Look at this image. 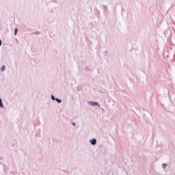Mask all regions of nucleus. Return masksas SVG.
I'll return each mask as SVG.
<instances>
[{
  "label": "nucleus",
  "instance_id": "nucleus-3",
  "mask_svg": "<svg viewBox=\"0 0 175 175\" xmlns=\"http://www.w3.org/2000/svg\"><path fill=\"white\" fill-rule=\"evenodd\" d=\"M5 69V66H3L1 68V72H4Z\"/></svg>",
  "mask_w": 175,
  "mask_h": 175
},
{
  "label": "nucleus",
  "instance_id": "nucleus-10",
  "mask_svg": "<svg viewBox=\"0 0 175 175\" xmlns=\"http://www.w3.org/2000/svg\"><path fill=\"white\" fill-rule=\"evenodd\" d=\"M72 125H75V123H72Z\"/></svg>",
  "mask_w": 175,
  "mask_h": 175
},
{
  "label": "nucleus",
  "instance_id": "nucleus-1",
  "mask_svg": "<svg viewBox=\"0 0 175 175\" xmlns=\"http://www.w3.org/2000/svg\"><path fill=\"white\" fill-rule=\"evenodd\" d=\"M90 105H91L92 106H99V103L95 102H90Z\"/></svg>",
  "mask_w": 175,
  "mask_h": 175
},
{
  "label": "nucleus",
  "instance_id": "nucleus-6",
  "mask_svg": "<svg viewBox=\"0 0 175 175\" xmlns=\"http://www.w3.org/2000/svg\"><path fill=\"white\" fill-rule=\"evenodd\" d=\"M17 32H18V29H14V35H15V36L17 35Z\"/></svg>",
  "mask_w": 175,
  "mask_h": 175
},
{
  "label": "nucleus",
  "instance_id": "nucleus-4",
  "mask_svg": "<svg viewBox=\"0 0 175 175\" xmlns=\"http://www.w3.org/2000/svg\"><path fill=\"white\" fill-rule=\"evenodd\" d=\"M0 107H3V104L2 103V99L0 98Z\"/></svg>",
  "mask_w": 175,
  "mask_h": 175
},
{
  "label": "nucleus",
  "instance_id": "nucleus-7",
  "mask_svg": "<svg viewBox=\"0 0 175 175\" xmlns=\"http://www.w3.org/2000/svg\"><path fill=\"white\" fill-rule=\"evenodd\" d=\"M162 166H163V169H165L167 165H166V163H163Z\"/></svg>",
  "mask_w": 175,
  "mask_h": 175
},
{
  "label": "nucleus",
  "instance_id": "nucleus-8",
  "mask_svg": "<svg viewBox=\"0 0 175 175\" xmlns=\"http://www.w3.org/2000/svg\"><path fill=\"white\" fill-rule=\"evenodd\" d=\"M51 98H52L53 100H55V99H56L55 97H54V96H53V95L51 96Z\"/></svg>",
  "mask_w": 175,
  "mask_h": 175
},
{
  "label": "nucleus",
  "instance_id": "nucleus-9",
  "mask_svg": "<svg viewBox=\"0 0 175 175\" xmlns=\"http://www.w3.org/2000/svg\"><path fill=\"white\" fill-rule=\"evenodd\" d=\"M2 46V41L0 40V46Z\"/></svg>",
  "mask_w": 175,
  "mask_h": 175
},
{
  "label": "nucleus",
  "instance_id": "nucleus-2",
  "mask_svg": "<svg viewBox=\"0 0 175 175\" xmlns=\"http://www.w3.org/2000/svg\"><path fill=\"white\" fill-rule=\"evenodd\" d=\"M90 143L92 146H95V144H96V139L90 140Z\"/></svg>",
  "mask_w": 175,
  "mask_h": 175
},
{
  "label": "nucleus",
  "instance_id": "nucleus-5",
  "mask_svg": "<svg viewBox=\"0 0 175 175\" xmlns=\"http://www.w3.org/2000/svg\"><path fill=\"white\" fill-rule=\"evenodd\" d=\"M55 100H56L57 102H58V103H61V102H62V100L58 99V98H55Z\"/></svg>",
  "mask_w": 175,
  "mask_h": 175
}]
</instances>
